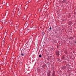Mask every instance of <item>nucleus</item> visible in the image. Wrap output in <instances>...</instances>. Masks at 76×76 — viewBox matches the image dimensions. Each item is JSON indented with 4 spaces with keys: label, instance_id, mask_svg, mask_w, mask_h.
Returning a JSON list of instances; mask_svg holds the SVG:
<instances>
[{
    "label": "nucleus",
    "instance_id": "obj_9",
    "mask_svg": "<svg viewBox=\"0 0 76 76\" xmlns=\"http://www.w3.org/2000/svg\"><path fill=\"white\" fill-rule=\"evenodd\" d=\"M64 53H65V54H67V51H66V50H65L64 51Z\"/></svg>",
    "mask_w": 76,
    "mask_h": 76
},
{
    "label": "nucleus",
    "instance_id": "obj_10",
    "mask_svg": "<svg viewBox=\"0 0 76 76\" xmlns=\"http://www.w3.org/2000/svg\"><path fill=\"white\" fill-rule=\"evenodd\" d=\"M11 16H12L13 17H14L15 16V14H12Z\"/></svg>",
    "mask_w": 76,
    "mask_h": 76
},
{
    "label": "nucleus",
    "instance_id": "obj_7",
    "mask_svg": "<svg viewBox=\"0 0 76 76\" xmlns=\"http://www.w3.org/2000/svg\"><path fill=\"white\" fill-rule=\"evenodd\" d=\"M62 2L63 3H66V0H63V1H62Z\"/></svg>",
    "mask_w": 76,
    "mask_h": 76
},
{
    "label": "nucleus",
    "instance_id": "obj_8",
    "mask_svg": "<svg viewBox=\"0 0 76 76\" xmlns=\"http://www.w3.org/2000/svg\"><path fill=\"white\" fill-rule=\"evenodd\" d=\"M48 60H51V58L50 57H48L47 58Z\"/></svg>",
    "mask_w": 76,
    "mask_h": 76
},
{
    "label": "nucleus",
    "instance_id": "obj_1",
    "mask_svg": "<svg viewBox=\"0 0 76 76\" xmlns=\"http://www.w3.org/2000/svg\"><path fill=\"white\" fill-rule=\"evenodd\" d=\"M29 23H28L27 22H26L25 24H24V26H26V27H28V26H29Z\"/></svg>",
    "mask_w": 76,
    "mask_h": 76
},
{
    "label": "nucleus",
    "instance_id": "obj_4",
    "mask_svg": "<svg viewBox=\"0 0 76 76\" xmlns=\"http://www.w3.org/2000/svg\"><path fill=\"white\" fill-rule=\"evenodd\" d=\"M55 71H54V70H53V74L52 75L53 76H55Z\"/></svg>",
    "mask_w": 76,
    "mask_h": 76
},
{
    "label": "nucleus",
    "instance_id": "obj_15",
    "mask_svg": "<svg viewBox=\"0 0 76 76\" xmlns=\"http://www.w3.org/2000/svg\"><path fill=\"white\" fill-rule=\"evenodd\" d=\"M25 8H28V7H27V6H26V5L25 6Z\"/></svg>",
    "mask_w": 76,
    "mask_h": 76
},
{
    "label": "nucleus",
    "instance_id": "obj_21",
    "mask_svg": "<svg viewBox=\"0 0 76 76\" xmlns=\"http://www.w3.org/2000/svg\"><path fill=\"white\" fill-rule=\"evenodd\" d=\"M26 51H27V50H26Z\"/></svg>",
    "mask_w": 76,
    "mask_h": 76
},
{
    "label": "nucleus",
    "instance_id": "obj_12",
    "mask_svg": "<svg viewBox=\"0 0 76 76\" xmlns=\"http://www.w3.org/2000/svg\"><path fill=\"white\" fill-rule=\"evenodd\" d=\"M62 59H64V56H63L62 57Z\"/></svg>",
    "mask_w": 76,
    "mask_h": 76
},
{
    "label": "nucleus",
    "instance_id": "obj_5",
    "mask_svg": "<svg viewBox=\"0 0 76 76\" xmlns=\"http://www.w3.org/2000/svg\"><path fill=\"white\" fill-rule=\"evenodd\" d=\"M74 38V37H69V39H72V40H73V39Z\"/></svg>",
    "mask_w": 76,
    "mask_h": 76
},
{
    "label": "nucleus",
    "instance_id": "obj_2",
    "mask_svg": "<svg viewBox=\"0 0 76 76\" xmlns=\"http://www.w3.org/2000/svg\"><path fill=\"white\" fill-rule=\"evenodd\" d=\"M56 55H57L58 56H59L60 55V52H59V51H56Z\"/></svg>",
    "mask_w": 76,
    "mask_h": 76
},
{
    "label": "nucleus",
    "instance_id": "obj_23",
    "mask_svg": "<svg viewBox=\"0 0 76 76\" xmlns=\"http://www.w3.org/2000/svg\"><path fill=\"white\" fill-rule=\"evenodd\" d=\"M23 17H24V16H23Z\"/></svg>",
    "mask_w": 76,
    "mask_h": 76
},
{
    "label": "nucleus",
    "instance_id": "obj_18",
    "mask_svg": "<svg viewBox=\"0 0 76 76\" xmlns=\"http://www.w3.org/2000/svg\"><path fill=\"white\" fill-rule=\"evenodd\" d=\"M0 64H1V62L0 61Z\"/></svg>",
    "mask_w": 76,
    "mask_h": 76
},
{
    "label": "nucleus",
    "instance_id": "obj_22",
    "mask_svg": "<svg viewBox=\"0 0 76 76\" xmlns=\"http://www.w3.org/2000/svg\"><path fill=\"white\" fill-rule=\"evenodd\" d=\"M26 18H24V19H25Z\"/></svg>",
    "mask_w": 76,
    "mask_h": 76
},
{
    "label": "nucleus",
    "instance_id": "obj_3",
    "mask_svg": "<svg viewBox=\"0 0 76 76\" xmlns=\"http://www.w3.org/2000/svg\"><path fill=\"white\" fill-rule=\"evenodd\" d=\"M61 69L63 70H64V69H66V66H62L61 67Z\"/></svg>",
    "mask_w": 76,
    "mask_h": 76
},
{
    "label": "nucleus",
    "instance_id": "obj_19",
    "mask_svg": "<svg viewBox=\"0 0 76 76\" xmlns=\"http://www.w3.org/2000/svg\"><path fill=\"white\" fill-rule=\"evenodd\" d=\"M48 64H50V63H49Z\"/></svg>",
    "mask_w": 76,
    "mask_h": 76
},
{
    "label": "nucleus",
    "instance_id": "obj_14",
    "mask_svg": "<svg viewBox=\"0 0 76 76\" xmlns=\"http://www.w3.org/2000/svg\"><path fill=\"white\" fill-rule=\"evenodd\" d=\"M41 55H39V57H41Z\"/></svg>",
    "mask_w": 76,
    "mask_h": 76
},
{
    "label": "nucleus",
    "instance_id": "obj_11",
    "mask_svg": "<svg viewBox=\"0 0 76 76\" xmlns=\"http://www.w3.org/2000/svg\"><path fill=\"white\" fill-rule=\"evenodd\" d=\"M42 67L43 68H45V65H43L42 66Z\"/></svg>",
    "mask_w": 76,
    "mask_h": 76
},
{
    "label": "nucleus",
    "instance_id": "obj_17",
    "mask_svg": "<svg viewBox=\"0 0 76 76\" xmlns=\"http://www.w3.org/2000/svg\"><path fill=\"white\" fill-rule=\"evenodd\" d=\"M49 73H52V72H51L50 71V72H49Z\"/></svg>",
    "mask_w": 76,
    "mask_h": 76
},
{
    "label": "nucleus",
    "instance_id": "obj_16",
    "mask_svg": "<svg viewBox=\"0 0 76 76\" xmlns=\"http://www.w3.org/2000/svg\"><path fill=\"white\" fill-rule=\"evenodd\" d=\"M21 56H24V55L23 54V53H21Z\"/></svg>",
    "mask_w": 76,
    "mask_h": 76
},
{
    "label": "nucleus",
    "instance_id": "obj_20",
    "mask_svg": "<svg viewBox=\"0 0 76 76\" xmlns=\"http://www.w3.org/2000/svg\"><path fill=\"white\" fill-rule=\"evenodd\" d=\"M75 44H76V42H75Z\"/></svg>",
    "mask_w": 76,
    "mask_h": 76
},
{
    "label": "nucleus",
    "instance_id": "obj_13",
    "mask_svg": "<svg viewBox=\"0 0 76 76\" xmlns=\"http://www.w3.org/2000/svg\"><path fill=\"white\" fill-rule=\"evenodd\" d=\"M52 29V28H51V26H50V27L49 29L50 30H51Z\"/></svg>",
    "mask_w": 76,
    "mask_h": 76
},
{
    "label": "nucleus",
    "instance_id": "obj_6",
    "mask_svg": "<svg viewBox=\"0 0 76 76\" xmlns=\"http://www.w3.org/2000/svg\"><path fill=\"white\" fill-rule=\"evenodd\" d=\"M34 23V20H32L31 21V24L32 25H33Z\"/></svg>",
    "mask_w": 76,
    "mask_h": 76
}]
</instances>
